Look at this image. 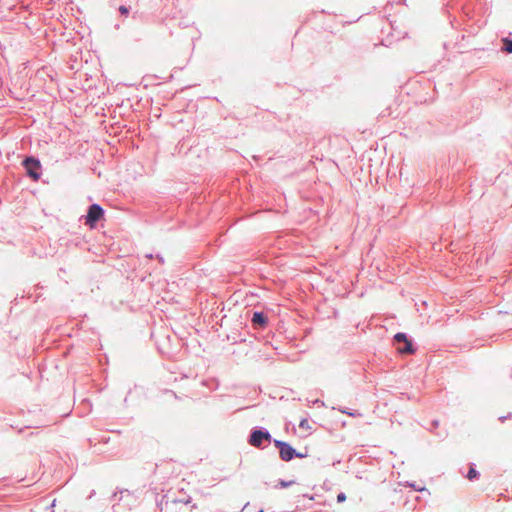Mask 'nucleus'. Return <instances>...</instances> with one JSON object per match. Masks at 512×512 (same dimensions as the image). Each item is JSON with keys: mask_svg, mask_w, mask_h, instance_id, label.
Here are the masks:
<instances>
[{"mask_svg": "<svg viewBox=\"0 0 512 512\" xmlns=\"http://www.w3.org/2000/svg\"><path fill=\"white\" fill-rule=\"evenodd\" d=\"M273 440L275 439L272 438L268 429L262 426L253 427L247 438L249 445L261 450L266 448L268 444L273 443Z\"/></svg>", "mask_w": 512, "mask_h": 512, "instance_id": "nucleus-1", "label": "nucleus"}, {"mask_svg": "<svg viewBox=\"0 0 512 512\" xmlns=\"http://www.w3.org/2000/svg\"><path fill=\"white\" fill-rule=\"evenodd\" d=\"M393 342L397 352L401 355H413L417 351V345L405 332H397L393 336Z\"/></svg>", "mask_w": 512, "mask_h": 512, "instance_id": "nucleus-2", "label": "nucleus"}, {"mask_svg": "<svg viewBox=\"0 0 512 512\" xmlns=\"http://www.w3.org/2000/svg\"><path fill=\"white\" fill-rule=\"evenodd\" d=\"M22 167L25 170L26 176L34 182L41 179L42 175V164L40 159L34 155H27L21 162Z\"/></svg>", "mask_w": 512, "mask_h": 512, "instance_id": "nucleus-3", "label": "nucleus"}, {"mask_svg": "<svg viewBox=\"0 0 512 512\" xmlns=\"http://www.w3.org/2000/svg\"><path fill=\"white\" fill-rule=\"evenodd\" d=\"M105 210L98 203H92L87 207L86 214L80 217L90 229H95L100 220L104 219Z\"/></svg>", "mask_w": 512, "mask_h": 512, "instance_id": "nucleus-4", "label": "nucleus"}, {"mask_svg": "<svg viewBox=\"0 0 512 512\" xmlns=\"http://www.w3.org/2000/svg\"><path fill=\"white\" fill-rule=\"evenodd\" d=\"M274 446L279 451V457L284 462L292 461L298 456V451L288 442L283 440H273Z\"/></svg>", "mask_w": 512, "mask_h": 512, "instance_id": "nucleus-5", "label": "nucleus"}, {"mask_svg": "<svg viewBox=\"0 0 512 512\" xmlns=\"http://www.w3.org/2000/svg\"><path fill=\"white\" fill-rule=\"evenodd\" d=\"M268 316L262 311H254L251 317L252 327L263 330L268 326Z\"/></svg>", "mask_w": 512, "mask_h": 512, "instance_id": "nucleus-6", "label": "nucleus"}, {"mask_svg": "<svg viewBox=\"0 0 512 512\" xmlns=\"http://www.w3.org/2000/svg\"><path fill=\"white\" fill-rule=\"evenodd\" d=\"M119 493L121 496L118 499V502L125 499L126 500V506L131 509L132 505H134L136 499L134 498L133 494L128 489H121L119 490Z\"/></svg>", "mask_w": 512, "mask_h": 512, "instance_id": "nucleus-7", "label": "nucleus"}, {"mask_svg": "<svg viewBox=\"0 0 512 512\" xmlns=\"http://www.w3.org/2000/svg\"><path fill=\"white\" fill-rule=\"evenodd\" d=\"M465 477L470 481L478 480L480 477L479 471L476 469V465L474 463L469 464V470Z\"/></svg>", "mask_w": 512, "mask_h": 512, "instance_id": "nucleus-8", "label": "nucleus"}, {"mask_svg": "<svg viewBox=\"0 0 512 512\" xmlns=\"http://www.w3.org/2000/svg\"><path fill=\"white\" fill-rule=\"evenodd\" d=\"M502 41H503L502 51H504L507 54H511L512 53V39L509 37H504L502 39Z\"/></svg>", "mask_w": 512, "mask_h": 512, "instance_id": "nucleus-9", "label": "nucleus"}, {"mask_svg": "<svg viewBox=\"0 0 512 512\" xmlns=\"http://www.w3.org/2000/svg\"><path fill=\"white\" fill-rule=\"evenodd\" d=\"M295 483L294 480H283L279 479L277 484L274 486L275 489H283L292 486Z\"/></svg>", "mask_w": 512, "mask_h": 512, "instance_id": "nucleus-10", "label": "nucleus"}, {"mask_svg": "<svg viewBox=\"0 0 512 512\" xmlns=\"http://www.w3.org/2000/svg\"><path fill=\"white\" fill-rule=\"evenodd\" d=\"M172 503L174 504H177V503H182L184 505H189L192 503V497L189 496V495H185L184 497H180V498H175L172 500Z\"/></svg>", "mask_w": 512, "mask_h": 512, "instance_id": "nucleus-11", "label": "nucleus"}, {"mask_svg": "<svg viewBox=\"0 0 512 512\" xmlns=\"http://www.w3.org/2000/svg\"><path fill=\"white\" fill-rule=\"evenodd\" d=\"M341 413L347 414L352 417H359L361 416V413L358 410H351L349 408H339L338 409Z\"/></svg>", "mask_w": 512, "mask_h": 512, "instance_id": "nucleus-12", "label": "nucleus"}, {"mask_svg": "<svg viewBox=\"0 0 512 512\" xmlns=\"http://www.w3.org/2000/svg\"><path fill=\"white\" fill-rule=\"evenodd\" d=\"M164 504H168L167 495H163L160 500L156 501L157 508L160 510V512H162Z\"/></svg>", "mask_w": 512, "mask_h": 512, "instance_id": "nucleus-13", "label": "nucleus"}, {"mask_svg": "<svg viewBox=\"0 0 512 512\" xmlns=\"http://www.w3.org/2000/svg\"><path fill=\"white\" fill-rule=\"evenodd\" d=\"M118 11L119 13L124 16V17H128L129 13H130V6H126V5H120L119 8H118Z\"/></svg>", "mask_w": 512, "mask_h": 512, "instance_id": "nucleus-14", "label": "nucleus"}, {"mask_svg": "<svg viewBox=\"0 0 512 512\" xmlns=\"http://www.w3.org/2000/svg\"><path fill=\"white\" fill-rule=\"evenodd\" d=\"M299 427L300 428H303V429H310V425H309V422L306 418H303L301 419L300 423H299Z\"/></svg>", "mask_w": 512, "mask_h": 512, "instance_id": "nucleus-15", "label": "nucleus"}, {"mask_svg": "<svg viewBox=\"0 0 512 512\" xmlns=\"http://www.w3.org/2000/svg\"><path fill=\"white\" fill-rule=\"evenodd\" d=\"M346 500V495L344 492H340L338 495H337V502L338 503H341V502H344Z\"/></svg>", "mask_w": 512, "mask_h": 512, "instance_id": "nucleus-16", "label": "nucleus"}, {"mask_svg": "<svg viewBox=\"0 0 512 512\" xmlns=\"http://www.w3.org/2000/svg\"><path fill=\"white\" fill-rule=\"evenodd\" d=\"M507 419H512V412H509L507 415L505 416H501L499 417V420L503 423L505 422Z\"/></svg>", "mask_w": 512, "mask_h": 512, "instance_id": "nucleus-17", "label": "nucleus"}, {"mask_svg": "<svg viewBox=\"0 0 512 512\" xmlns=\"http://www.w3.org/2000/svg\"><path fill=\"white\" fill-rule=\"evenodd\" d=\"M439 426V421L438 420H433L431 422V428H429L430 431H433L434 429H437Z\"/></svg>", "mask_w": 512, "mask_h": 512, "instance_id": "nucleus-18", "label": "nucleus"}, {"mask_svg": "<svg viewBox=\"0 0 512 512\" xmlns=\"http://www.w3.org/2000/svg\"><path fill=\"white\" fill-rule=\"evenodd\" d=\"M155 257L161 264H164V258L161 254H156Z\"/></svg>", "mask_w": 512, "mask_h": 512, "instance_id": "nucleus-19", "label": "nucleus"}, {"mask_svg": "<svg viewBox=\"0 0 512 512\" xmlns=\"http://www.w3.org/2000/svg\"><path fill=\"white\" fill-rule=\"evenodd\" d=\"M409 485H410L411 487H413V488H414V490H416V491H423V490H426V488H425V487H423V488H418V487H416V485H415V484H409Z\"/></svg>", "mask_w": 512, "mask_h": 512, "instance_id": "nucleus-20", "label": "nucleus"}, {"mask_svg": "<svg viewBox=\"0 0 512 512\" xmlns=\"http://www.w3.org/2000/svg\"><path fill=\"white\" fill-rule=\"evenodd\" d=\"M117 495H118V492H114V493L112 494V496H111V500H113V501H116V500H117V501H118V499H119V498H117Z\"/></svg>", "mask_w": 512, "mask_h": 512, "instance_id": "nucleus-21", "label": "nucleus"}, {"mask_svg": "<svg viewBox=\"0 0 512 512\" xmlns=\"http://www.w3.org/2000/svg\"><path fill=\"white\" fill-rule=\"evenodd\" d=\"M306 456H307V453L298 452V456H296V458H304Z\"/></svg>", "mask_w": 512, "mask_h": 512, "instance_id": "nucleus-22", "label": "nucleus"}, {"mask_svg": "<svg viewBox=\"0 0 512 512\" xmlns=\"http://www.w3.org/2000/svg\"><path fill=\"white\" fill-rule=\"evenodd\" d=\"M436 435H437L438 437H441V438H444V437L446 436V434H445V433H444V434L436 433Z\"/></svg>", "mask_w": 512, "mask_h": 512, "instance_id": "nucleus-23", "label": "nucleus"}, {"mask_svg": "<svg viewBox=\"0 0 512 512\" xmlns=\"http://www.w3.org/2000/svg\"><path fill=\"white\" fill-rule=\"evenodd\" d=\"M146 257L149 259H152L154 256H153V254L149 253V254H146Z\"/></svg>", "mask_w": 512, "mask_h": 512, "instance_id": "nucleus-24", "label": "nucleus"}, {"mask_svg": "<svg viewBox=\"0 0 512 512\" xmlns=\"http://www.w3.org/2000/svg\"><path fill=\"white\" fill-rule=\"evenodd\" d=\"M94 495H95V491H94V490H92V491H91V493H90V495L88 496V498H91V497H92V496H94Z\"/></svg>", "mask_w": 512, "mask_h": 512, "instance_id": "nucleus-25", "label": "nucleus"}, {"mask_svg": "<svg viewBox=\"0 0 512 512\" xmlns=\"http://www.w3.org/2000/svg\"><path fill=\"white\" fill-rule=\"evenodd\" d=\"M55 502H56V500L54 499V500L52 501V503H51V507H54V506H55Z\"/></svg>", "mask_w": 512, "mask_h": 512, "instance_id": "nucleus-26", "label": "nucleus"}, {"mask_svg": "<svg viewBox=\"0 0 512 512\" xmlns=\"http://www.w3.org/2000/svg\"><path fill=\"white\" fill-rule=\"evenodd\" d=\"M196 508H197V505H196V504H193V505L191 506V509H196Z\"/></svg>", "mask_w": 512, "mask_h": 512, "instance_id": "nucleus-27", "label": "nucleus"}, {"mask_svg": "<svg viewBox=\"0 0 512 512\" xmlns=\"http://www.w3.org/2000/svg\"><path fill=\"white\" fill-rule=\"evenodd\" d=\"M179 493H183V494H185L183 489H180V490H179Z\"/></svg>", "mask_w": 512, "mask_h": 512, "instance_id": "nucleus-28", "label": "nucleus"}, {"mask_svg": "<svg viewBox=\"0 0 512 512\" xmlns=\"http://www.w3.org/2000/svg\"><path fill=\"white\" fill-rule=\"evenodd\" d=\"M258 512H264V509H260Z\"/></svg>", "mask_w": 512, "mask_h": 512, "instance_id": "nucleus-29", "label": "nucleus"}, {"mask_svg": "<svg viewBox=\"0 0 512 512\" xmlns=\"http://www.w3.org/2000/svg\"><path fill=\"white\" fill-rule=\"evenodd\" d=\"M510 377L512 378V369H511Z\"/></svg>", "mask_w": 512, "mask_h": 512, "instance_id": "nucleus-30", "label": "nucleus"}]
</instances>
